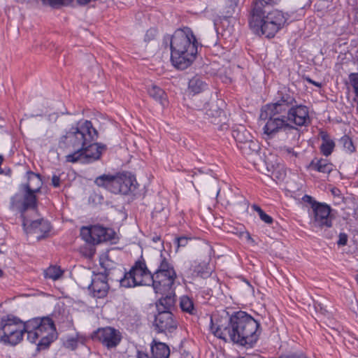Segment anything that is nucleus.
Segmentation results:
<instances>
[{
    "label": "nucleus",
    "mask_w": 358,
    "mask_h": 358,
    "mask_svg": "<svg viewBox=\"0 0 358 358\" xmlns=\"http://www.w3.org/2000/svg\"><path fill=\"white\" fill-rule=\"evenodd\" d=\"M210 327L218 338L246 348H252L262 331L260 322L243 310L211 317Z\"/></svg>",
    "instance_id": "obj_1"
},
{
    "label": "nucleus",
    "mask_w": 358,
    "mask_h": 358,
    "mask_svg": "<svg viewBox=\"0 0 358 358\" xmlns=\"http://www.w3.org/2000/svg\"><path fill=\"white\" fill-rule=\"evenodd\" d=\"M98 137L99 132L91 121L78 122L59 140L60 147L72 151L66 155V162L87 164L99 160L107 146L97 143Z\"/></svg>",
    "instance_id": "obj_2"
},
{
    "label": "nucleus",
    "mask_w": 358,
    "mask_h": 358,
    "mask_svg": "<svg viewBox=\"0 0 358 358\" xmlns=\"http://www.w3.org/2000/svg\"><path fill=\"white\" fill-rule=\"evenodd\" d=\"M164 41L169 45L171 62L178 70H185L190 66L197 57L198 47H202L188 27L177 29L173 35L165 36Z\"/></svg>",
    "instance_id": "obj_3"
},
{
    "label": "nucleus",
    "mask_w": 358,
    "mask_h": 358,
    "mask_svg": "<svg viewBox=\"0 0 358 358\" xmlns=\"http://www.w3.org/2000/svg\"><path fill=\"white\" fill-rule=\"evenodd\" d=\"M287 17L277 9H264L259 12L250 11L249 26L252 31L266 38H273L285 25Z\"/></svg>",
    "instance_id": "obj_4"
},
{
    "label": "nucleus",
    "mask_w": 358,
    "mask_h": 358,
    "mask_svg": "<svg viewBox=\"0 0 358 358\" xmlns=\"http://www.w3.org/2000/svg\"><path fill=\"white\" fill-rule=\"evenodd\" d=\"M27 180L31 182L36 180L37 182V187L32 188L30 183H27L23 185L24 194H15L10 199V208L12 210H17L20 213V217L24 220L26 217L24 213L29 209L34 210L37 208L38 201L36 193L39 192L43 185L41 176L38 173H35L31 171L27 172Z\"/></svg>",
    "instance_id": "obj_5"
},
{
    "label": "nucleus",
    "mask_w": 358,
    "mask_h": 358,
    "mask_svg": "<svg viewBox=\"0 0 358 358\" xmlns=\"http://www.w3.org/2000/svg\"><path fill=\"white\" fill-rule=\"evenodd\" d=\"M157 267L152 273V287L155 293L167 292L172 289L177 277L170 259L162 252L156 257Z\"/></svg>",
    "instance_id": "obj_6"
},
{
    "label": "nucleus",
    "mask_w": 358,
    "mask_h": 358,
    "mask_svg": "<svg viewBox=\"0 0 358 358\" xmlns=\"http://www.w3.org/2000/svg\"><path fill=\"white\" fill-rule=\"evenodd\" d=\"M152 273L148 268L145 262L141 256L135 262L128 272H124L123 277L118 281L124 287H134L142 285H152Z\"/></svg>",
    "instance_id": "obj_7"
},
{
    "label": "nucleus",
    "mask_w": 358,
    "mask_h": 358,
    "mask_svg": "<svg viewBox=\"0 0 358 358\" xmlns=\"http://www.w3.org/2000/svg\"><path fill=\"white\" fill-rule=\"evenodd\" d=\"M24 322L17 317L8 315L0 321V343L15 345L23 338Z\"/></svg>",
    "instance_id": "obj_8"
},
{
    "label": "nucleus",
    "mask_w": 358,
    "mask_h": 358,
    "mask_svg": "<svg viewBox=\"0 0 358 358\" xmlns=\"http://www.w3.org/2000/svg\"><path fill=\"white\" fill-rule=\"evenodd\" d=\"M80 236L87 243L92 245L106 242L116 243L118 240L116 232L113 229L106 227L99 224L82 227Z\"/></svg>",
    "instance_id": "obj_9"
},
{
    "label": "nucleus",
    "mask_w": 358,
    "mask_h": 358,
    "mask_svg": "<svg viewBox=\"0 0 358 358\" xmlns=\"http://www.w3.org/2000/svg\"><path fill=\"white\" fill-rule=\"evenodd\" d=\"M260 117L266 120L263 127L264 134L269 138H273L280 132L289 133L292 130H298L297 127L288 122L286 115L284 114H272L267 110L261 109Z\"/></svg>",
    "instance_id": "obj_10"
},
{
    "label": "nucleus",
    "mask_w": 358,
    "mask_h": 358,
    "mask_svg": "<svg viewBox=\"0 0 358 358\" xmlns=\"http://www.w3.org/2000/svg\"><path fill=\"white\" fill-rule=\"evenodd\" d=\"M302 200L310 205L313 215L311 223L313 227L321 229L332 227L333 217L331 215V208L330 206L317 201L313 196L308 194H305L302 197Z\"/></svg>",
    "instance_id": "obj_11"
},
{
    "label": "nucleus",
    "mask_w": 358,
    "mask_h": 358,
    "mask_svg": "<svg viewBox=\"0 0 358 358\" xmlns=\"http://www.w3.org/2000/svg\"><path fill=\"white\" fill-rule=\"evenodd\" d=\"M24 331L27 334V340L36 343L40 336L57 332L53 320L49 317H34L24 322Z\"/></svg>",
    "instance_id": "obj_12"
},
{
    "label": "nucleus",
    "mask_w": 358,
    "mask_h": 358,
    "mask_svg": "<svg viewBox=\"0 0 358 358\" xmlns=\"http://www.w3.org/2000/svg\"><path fill=\"white\" fill-rule=\"evenodd\" d=\"M296 102L294 92H292L289 88L283 87L277 92L273 101L264 105L262 108L267 110L273 115H285Z\"/></svg>",
    "instance_id": "obj_13"
},
{
    "label": "nucleus",
    "mask_w": 358,
    "mask_h": 358,
    "mask_svg": "<svg viewBox=\"0 0 358 358\" xmlns=\"http://www.w3.org/2000/svg\"><path fill=\"white\" fill-rule=\"evenodd\" d=\"M92 338L98 341L108 349L115 348L121 341L119 331L111 327L99 328L92 334Z\"/></svg>",
    "instance_id": "obj_14"
},
{
    "label": "nucleus",
    "mask_w": 358,
    "mask_h": 358,
    "mask_svg": "<svg viewBox=\"0 0 358 358\" xmlns=\"http://www.w3.org/2000/svg\"><path fill=\"white\" fill-rule=\"evenodd\" d=\"M108 275L109 272L107 270H105L104 273H93L90 283L87 286V289L93 297L102 299L106 296L110 288L108 283Z\"/></svg>",
    "instance_id": "obj_15"
},
{
    "label": "nucleus",
    "mask_w": 358,
    "mask_h": 358,
    "mask_svg": "<svg viewBox=\"0 0 358 358\" xmlns=\"http://www.w3.org/2000/svg\"><path fill=\"white\" fill-rule=\"evenodd\" d=\"M153 327L157 333H171L177 329L178 322L169 310H160L155 316Z\"/></svg>",
    "instance_id": "obj_16"
},
{
    "label": "nucleus",
    "mask_w": 358,
    "mask_h": 358,
    "mask_svg": "<svg viewBox=\"0 0 358 358\" xmlns=\"http://www.w3.org/2000/svg\"><path fill=\"white\" fill-rule=\"evenodd\" d=\"M114 194L127 195L136 191L138 183L136 176L129 171H123L116 174Z\"/></svg>",
    "instance_id": "obj_17"
},
{
    "label": "nucleus",
    "mask_w": 358,
    "mask_h": 358,
    "mask_svg": "<svg viewBox=\"0 0 358 358\" xmlns=\"http://www.w3.org/2000/svg\"><path fill=\"white\" fill-rule=\"evenodd\" d=\"M285 115L288 122L293 124L296 127L308 126L310 123L308 108L305 105L298 103L297 101Z\"/></svg>",
    "instance_id": "obj_18"
},
{
    "label": "nucleus",
    "mask_w": 358,
    "mask_h": 358,
    "mask_svg": "<svg viewBox=\"0 0 358 358\" xmlns=\"http://www.w3.org/2000/svg\"><path fill=\"white\" fill-rule=\"evenodd\" d=\"M28 220L24 217L22 220V227L26 233L38 234L37 240L40 241L48 237L50 230V223L43 218L31 221L28 224Z\"/></svg>",
    "instance_id": "obj_19"
},
{
    "label": "nucleus",
    "mask_w": 358,
    "mask_h": 358,
    "mask_svg": "<svg viewBox=\"0 0 358 358\" xmlns=\"http://www.w3.org/2000/svg\"><path fill=\"white\" fill-rule=\"evenodd\" d=\"M206 109L205 118L215 125H217V129L220 131L227 130L229 127L227 123V117L224 111L218 107L217 104L210 103Z\"/></svg>",
    "instance_id": "obj_20"
},
{
    "label": "nucleus",
    "mask_w": 358,
    "mask_h": 358,
    "mask_svg": "<svg viewBox=\"0 0 358 358\" xmlns=\"http://www.w3.org/2000/svg\"><path fill=\"white\" fill-rule=\"evenodd\" d=\"M152 357L150 358H169L170 355L169 347L164 343L153 339L150 344Z\"/></svg>",
    "instance_id": "obj_21"
},
{
    "label": "nucleus",
    "mask_w": 358,
    "mask_h": 358,
    "mask_svg": "<svg viewBox=\"0 0 358 358\" xmlns=\"http://www.w3.org/2000/svg\"><path fill=\"white\" fill-rule=\"evenodd\" d=\"M116 174H103L96 177L94 180V184L98 187H103L111 193L114 194Z\"/></svg>",
    "instance_id": "obj_22"
},
{
    "label": "nucleus",
    "mask_w": 358,
    "mask_h": 358,
    "mask_svg": "<svg viewBox=\"0 0 358 358\" xmlns=\"http://www.w3.org/2000/svg\"><path fill=\"white\" fill-rule=\"evenodd\" d=\"M308 169L329 174L333 170V164L326 159L314 158L307 166Z\"/></svg>",
    "instance_id": "obj_23"
},
{
    "label": "nucleus",
    "mask_w": 358,
    "mask_h": 358,
    "mask_svg": "<svg viewBox=\"0 0 358 358\" xmlns=\"http://www.w3.org/2000/svg\"><path fill=\"white\" fill-rule=\"evenodd\" d=\"M191 270L192 271V275L193 278L200 277L203 279L210 277L213 272V268L210 264L204 261L195 263Z\"/></svg>",
    "instance_id": "obj_24"
},
{
    "label": "nucleus",
    "mask_w": 358,
    "mask_h": 358,
    "mask_svg": "<svg viewBox=\"0 0 358 358\" xmlns=\"http://www.w3.org/2000/svg\"><path fill=\"white\" fill-rule=\"evenodd\" d=\"M159 294H162V297L156 303L157 311H159L160 310H171V308L175 303L174 295H172L171 289L167 291V292Z\"/></svg>",
    "instance_id": "obj_25"
},
{
    "label": "nucleus",
    "mask_w": 358,
    "mask_h": 358,
    "mask_svg": "<svg viewBox=\"0 0 358 358\" xmlns=\"http://www.w3.org/2000/svg\"><path fill=\"white\" fill-rule=\"evenodd\" d=\"M320 136L322 141L320 147V152L323 155L328 157L332 153L335 147V143L329 138L327 131H321L320 132Z\"/></svg>",
    "instance_id": "obj_26"
},
{
    "label": "nucleus",
    "mask_w": 358,
    "mask_h": 358,
    "mask_svg": "<svg viewBox=\"0 0 358 358\" xmlns=\"http://www.w3.org/2000/svg\"><path fill=\"white\" fill-rule=\"evenodd\" d=\"M147 91L150 97L162 106H164L167 102L166 93L161 87L152 84L148 86Z\"/></svg>",
    "instance_id": "obj_27"
},
{
    "label": "nucleus",
    "mask_w": 358,
    "mask_h": 358,
    "mask_svg": "<svg viewBox=\"0 0 358 358\" xmlns=\"http://www.w3.org/2000/svg\"><path fill=\"white\" fill-rule=\"evenodd\" d=\"M231 135L236 141L238 148L241 146V144H243L252 137L250 133L242 125L234 129L231 131Z\"/></svg>",
    "instance_id": "obj_28"
},
{
    "label": "nucleus",
    "mask_w": 358,
    "mask_h": 358,
    "mask_svg": "<svg viewBox=\"0 0 358 358\" xmlns=\"http://www.w3.org/2000/svg\"><path fill=\"white\" fill-rule=\"evenodd\" d=\"M208 85L198 76H194L189 80L188 89L194 94H199L207 89Z\"/></svg>",
    "instance_id": "obj_29"
},
{
    "label": "nucleus",
    "mask_w": 358,
    "mask_h": 358,
    "mask_svg": "<svg viewBox=\"0 0 358 358\" xmlns=\"http://www.w3.org/2000/svg\"><path fill=\"white\" fill-rule=\"evenodd\" d=\"M239 148L243 154L250 155L252 154H257L260 150V145L259 142L257 140L253 139V137L252 136L250 139H248L243 144H241Z\"/></svg>",
    "instance_id": "obj_30"
},
{
    "label": "nucleus",
    "mask_w": 358,
    "mask_h": 358,
    "mask_svg": "<svg viewBox=\"0 0 358 358\" xmlns=\"http://www.w3.org/2000/svg\"><path fill=\"white\" fill-rule=\"evenodd\" d=\"M57 338V333H48L43 336H40L39 341L37 343L36 351L39 352L41 350L48 349L50 344Z\"/></svg>",
    "instance_id": "obj_31"
},
{
    "label": "nucleus",
    "mask_w": 358,
    "mask_h": 358,
    "mask_svg": "<svg viewBox=\"0 0 358 358\" xmlns=\"http://www.w3.org/2000/svg\"><path fill=\"white\" fill-rule=\"evenodd\" d=\"M278 0H253L250 11L259 12L261 10L271 8Z\"/></svg>",
    "instance_id": "obj_32"
},
{
    "label": "nucleus",
    "mask_w": 358,
    "mask_h": 358,
    "mask_svg": "<svg viewBox=\"0 0 358 358\" xmlns=\"http://www.w3.org/2000/svg\"><path fill=\"white\" fill-rule=\"evenodd\" d=\"M180 306L182 311L190 315H195L196 313L192 299L187 296H182L180 298Z\"/></svg>",
    "instance_id": "obj_33"
},
{
    "label": "nucleus",
    "mask_w": 358,
    "mask_h": 358,
    "mask_svg": "<svg viewBox=\"0 0 358 358\" xmlns=\"http://www.w3.org/2000/svg\"><path fill=\"white\" fill-rule=\"evenodd\" d=\"M64 273V271L59 266H50L45 271V277L46 278L52 279L57 280L60 278Z\"/></svg>",
    "instance_id": "obj_34"
},
{
    "label": "nucleus",
    "mask_w": 358,
    "mask_h": 358,
    "mask_svg": "<svg viewBox=\"0 0 358 358\" xmlns=\"http://www.w3.org/2000/svg\"><path fill=\"white\" fill-rule=\"evenodd\" d=\"M340 143L342 144L344 149L349 153L354 152L356 150L352 140L347 135L341 138Z\"/></svg>",
    "instance_id": "obj_35"
},
{
    "label": "nucleus",
    "mask_w": 358,
    "mask_h": 358,
    "mask_svg": "<svg viewBox=\"0 0 358 358\" xmlns=\"http://www.w3.org/2000/svg\"><path fill=\"white\" fill-rule=\"evenodd\" d=\"M282 156L289 159H293L299 156V153L295 152L292 148L284 146L280 148Z\"/></svg>",
    "instance_id": "obj_36"
},
{
    "label": "nucleus",
    "mask_w": 358,
    "mask_h": 358,
    "mask_svg": "<svg viewBox=\"0 0 358 358\" xmlns=\"http://www.w3.org/2000/svg\"><path fill=\"white\" fill-rule=\"evenodd\" d=\"M64 346L71 350H75L78 347V338L69 337L64 342Z\"/></svg>",
    "instance_id": "obj_37"
},
{
    "label": "nucleus",
    "mask_w": 358,
    "mask_h": 358,
    "mask_svg": "<svg viewBox=\"0 0 358 358\" xmlns=\"http://www.w3.org/2000/svg\"><path fill=\"white\" fill-rule=\"evenodd\" d=\"M157 35V30L155 28H150L146 31L144 37V41L145 42H150L151 41H153L155 39Z\"/></svg>",
    "instance_id": "obj_38"
},
{
    "label": "nucleus",
    "mask_w": 358,
    "mask_h": 358,
    "mask_svg": "<svg viewBox=\"0 0 358 358\" xmlns=\"http://www.w3.org/2000/svg\"><path fill=\"white\" fill-rule=\"evenodd\" d=\"M189 240H191V238L186 236H180L174 239V243L177 245V248H179L186 246Z\"/></svg>",
    "instance_id": "obj_39"
},
{
    "label": "nucleus",
    "mask_w": 358,
    "mask_h": 358,
    "mask_svg": "<svg viewBox=\"0 0 358 358\" xmlns=\"http://www.w3.org/2000/svg\"><path fill=\"white\" fill-rule=\"evenodd\" d=\"M348 236L345 233H340L337 245L338 246H345L348 243Z\"/></svg>",
    "instance_id": "obj_40"
},
{
    "label": "nucleus",
    "mask_w": 358,
    "mask_h": 358,
    "mask_svg": "<svg viewBox=\"0 0 358 358\" xmlns=\"http://www.w3.org/2000/svg\"><path fill=\"white\" fill-rule=\"evenodd\" d=\"M349 80L352 87L358 86V73H351L349 74Z\"/></svg>",
    "instance_id": "obj_41"
},
{
    "label": "nucleus",
    "mask_w": 358,
    "mask_h": 358,
    "mask_svg": "<svg viewBox=\"0 0 358 358\" xmlns=\"http://www.w3.org/2000/svg\"><path fill=\"white\" fill-rule=\"evenodd\" d=\"M259 218L266 224H272L273 219L270 215H267L264 211L262 212L259 215Z\"/></svg>",
    "instance_id": "obj_42"
},
{
    "label": "nucleus",
    "mask_w": 358,
    "mask_h": 358,
    "mask_svg": "<svg viewBox=\"0 0 358 358\" xmlns=\"http://www.w3.org/2000/svg\"><path fill=\"white\" fill-rule=\"evenodd\" d=\"M60 176L57 175H53L52 177V185L54 187H59L60 186Z\"/></svg>",
    "instance_id": "obj_43"
},
{
    "label": "nucleus",
    "mask_w": 358,
    "mask_h": 358,
    "mask_svg": "<svg viewBox=\"0 0 358 358\" xmlns=\"http://www.w3.org/2000/svg\"><path fill=\"white\" fill-rule=\"evenodd\" d=\"M136 357L137 358H150V356L147 352L138 350Z\"/></svg>",
    "instance_id": "obj_44"
},
{
    "label": "nucleus",
    "mask_w": 358,
    "mask_h": 358,
    "mask_svg": "<svg viewBox=\"0 0 358 358\" xmlns=\"http://www.w3.org/2000/svg\"><path fill=\"white\" fill-rule=\"evenodd\" d=\"M305 79H306V80L308 83L312 84V85H315V86H316V87H322V83H321L316 82V81H315V80H312V79H311L310 78H309V77H307V78H306Z\"/></svg>",
    "instance_id": "obj_45"
},
{
    "label": "nucleus",
    "mask_w": 358,
    "mask_h": 358,
    "mask_svg": "<svg viewBox=\"0 0 358 358\" xmlns=\"http://www.w3.org/2000/svg\"><path fill=\"white\" fill-rule=\"evenodd\" d=\"M191 173H192V176L193 178H194L195 176L196 178H199V176H200L201 175H202L203 173V172L202 171H201L200 169H196V171H192Z\"/></svg>",
    "instance_id": "obj_46"
},
{
    "label": "nucleus",
    "mask_w": 358,
    "mask_h": 358,
    "mask_svg": "<svg viewBox=\"0 0 358 358\" xmlns=\"http://www.w3.org/2000/svg\"><path fill=\"white\" fill-rule=\"evenodd\" d=\"M252 208L256 211L258 215H259L262 212H264V210L260 208V206H259L257 204H253L252 206Z\"/></svg>",
    "instance_id": "obj_47"
},
{
    "label": "nucleus",
    "mask_w": 358,
    "mask_h": 358,
    "mask_svg": "<svg viewBox=\"0 0 358 358\" xmlns=\"http://www.w3.org/2000/svg\"><path fill=\"white\" fill-rule=\"evenodd\" d=\"M324 236L328 239H331L333 237V233L329 231L324 230Z\"/></svg>",
    "instance_id": "obj_48"
},
{
    "label": "nucleus",
    "mask_w": 358,
    "mask_h": 358,
    "mask_svg": "<svg viewBox=\"0 0 358 358\" xmlns=\"http://www.w3.org/2000/svg\"><path fill=\"white\" fill-rule=\"evenodd\" d=\"M237 197L238 198V201H237V203L242 204L245 201V198L242 195L238 194Z\"/></svg>",
    "instance_id": "obj_49"
},
{
    "label": "nucleus",
    "mask_w": 358,
    "mask_h": 358,
    "mask_svg": "<svg viewBox=\"0 0 358 358\" xmlns=\"http://www.w3.org/2000/svg\"><path fill=\"white\" fill-rule=\"evenodd\" d=\"M27 183H30L32 188H36L37 187V182L36 180L31 181V182L28 180Z\"/></svg>",
    "instance_id": "obj_50"
},
{
    "label": "nucleus",
    "mask_w": 358,
    "mask_h": 358,
    "mask_svg": "<svg viewBox=\"0 0 358 358\" xmlns=\"http://www.w3.org/2000/svg\"><path fill=\"white\" fill-rule=\"evenodd\" d=\"M356 97L358 99V86L353 87Z\"/></svg>",
    "instance_id": "obj_51"
},
{
    "label": "nucleus",
    "mask_w": 358,
    "mask_h": 358,
    "mask_svg": "<svg viewBox=\"0 0 358 358\" xmlns=\"http://www.w3.org/2000/svg\"><path fill=\"white\" fill-rule=\"evenodd\" d=\"M0 122H2L1 120H0ZM5 128V126L2 124H0V129H3Z\"/></svg>",
    "instance_id": "obj_52"
},
{
    "label": "nucleus",
    "mask_w": 358,
    "mask_h": 358,
    "mask_svg": "<svg viewBox=\"0 0 358 358\" xmlns=\"http://www.w3.org/2000/svg\"><path fill=\"white\" fill-rule=\"evenodd\" d=\"M3 275V271L0 268V278Z\"/></svg>",
    "instance_id": "obj_53"
},
{
    "label": "nucleus",
    "mask_w": 358,
    "mask_h": 358,
    "mask_svg": "<svg viewBox=\"0 0 358 358\" xmlns=\"http://www.w3.org/2000/svg\"><path fill=\"white\" fill-rule=\"evenodd\" d=\"M191 358H192V357H191Z\"/></svg>",
    "instance_id": "obj_54"
}]
</instances>
